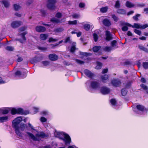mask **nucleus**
<instances>
[{
    "mask_svg": "<svg viewBox=\"0 0 148 148\" xmlns=\"http://www.w3.org/2000/svg\"><path fill=\"white\" fill-rule=\"evenodd\" d=\"M75 60L77 63L80 64H83L84 62L78 59H75Z\"/></svg>",
    "mask_w": 148,
    "mask_h": 148,
    "instance_id": "nucleus-42",
    "label": "nucleus"
},
{
    "mask_svg": "<svg viewBox=\"0 0 148 148\" xmlns=\"http://www.w3.org/2000/svg\"><path fill=\"white\" fill-rule=\"evenodd\" d=\"M121 23V25L122 26H123L122 27L121 29H122V30L123 32L127 31L128 30V27H127V25H123V24L125 23Z\"/></svg>",
    "mask_w": 148,
    "mask_h": 148,
    "instance_id": "nucleus-22",
    "label": "nucleus"
},
{
    "mask_svg": "<svg viewBox=\"0 0 148 148\" xmlns=\"http://www.w3.org/2000/svg\"><path fill=\"white\" fill-rule=\"evenodd\" d=\"M80 54L81 56H88L90 55V53H88L86 52H80Z\"/></svg>",
    "mask_w": 148,
    "mask_h": 148,
    "instance_id": "nucleus-37",
    "label": "nucleus"
},
{
    "mask_svg": "<svg viewBox=\"0 0 148 148\" xmlns=\"http://www.w3.org/2000/svg\"><path fill=\"white\" fill-rule=\"evenodd\" d=\"M139 48L140 49V50H143L145 47L141 45H139L138 46Z\"/></svg>",
    "mask_w": 148,
    "mask_h": 148,
    "instance_id": "nucleus-58",
    "label": "nucleus"
},
{
    "mask_svg": "<svg viewBox=\"0 0 148 148\" xmlns=\"http://www.w3.org/2000/svg\"><path fill=\"white\" fill-rule=\"evenodd\" d=\"M97 66H96L95 68L97 69H100L101 68L102 64V63L99 62H97Z\"/></svg>",
    "mask_w": 148,
    "mask_h": 148,
    "instance_id": "nucleus-28",
    "label": "nucleus"
},
{
    "mask_svg": "<svg viewBox=\"0 0 148 148\" xmlns=\"http://www.w3.org/2000/svg\"><path fill=\"white\" fill-rule=\"evenodd\" d=\"M84 29L86 31H88L90 27V25L88 24H86L84 25Z\"/></svg>",
    "mask_w": 148,
    "mask_h": 148,
    "instance_id": "nucleus-29",
    "label": "nucleus"
},
{
    "mask_svg": "<svg viewBox=\"0 0 148 148\" xmlns=\"http://www.w3.org/2000/svg\"><path fill=\"white\" fill-rule=\"evenodd\" d=\"M101 47L99 46H97L94 47L93 48V50L95 52H97L101 48Z\"/></svg>",
    "mask_w": 148,
    "mask_h": 148,
    "instance_id": "nucleus-27",
    "label": "nucleus"
},
{
    "mask_svg": "<svg viewBox=\"0 0 148 148\" xmlns=\"http://www.w3.org/2000/svg\"><path fill=\"white\" fill-rule=\"evenodd\" d=\"M140 16V14H137L135 16L133 17V19L136 21H138V17Z\"/></svg>",
    "mask_w": 148,
    "mask_h": 148,
    "instance_id": "nucleus-36",
    "label": "nucleus"
},
{
    "mask_svg": "<svg viewBox=\"0 0 148 148\" xmlns=\"http://www.w3.org/2000/svg\"><path fill=\"white\" fill-rule=\"evenodd\" d=\"M110 92V89L106 87H102L101 89V92L103 95L108 94Z\"/></svg>",
    "mask_w": 148,
    "mask_h": 148,
    "instance_id": "nucleus-10",
    "label": "nucleus"
},
{
    "mask_svg": "<svg viewBox=\"0 0 148 148\" xmlns=\"http://www.w3.org/2000/svg\"><path fill=\"white\" fill-rule=\"evenodd\" d=\"M36 30L38 32H45L46 30V28L44 27L39 26L36 27Z\"/></svg>",
    "mask_w": 148,
    "mask_h": 148,
    "instance_id": "nucleus-15",
    "label": "nucleus"
},
{
    "mask_svg": "<svg viewBox=\"0 0 148 148\" xmlns=\"http://www.w3.org/2000/svg\"><path fill=\"white\" fill-rule=\"evenodd\" d=\"M54 135L55 137L63 140L66 145L69 144L71 141V138L69 136L64 132L55 131L54 133Z\"/></svg>",
    "mask_w": 148,
    "mask_h": 148,
    "instance_id": "nucleus-2",
    "label": "nucleus"
},
{
    "mask_svg": "<svg viewBox=\"0 0 148 148\" xmlns=\"http://www.w3.org/2000/svg\"><path fill=\"white\" fill-rule=\"evenodd\" d=\"M8 119V116H0V123H3L7 121Z\"/></svg>",
    "mask_w": 148,
    "mask_h": 148,
    "instance_id": "nucleus-19",
    "label": "nucleus"
},
{
    "mask_svg": "<svg viewBox=\"0 0 148 148\" xmlns=\"http://www.w3.org/2000/svg\"><path fill=\"white\" fill-rule=\"evenodd\" d=\"M111 16L112 18L116 22L118 21L119 19L117 16L114 14H112Z\"/></svg>",
    "mask_w": 148,
    "mask_h": 148,
    "instance_id": "nucleus-30",
    "label": "nucleus"
},
{
    "mask_svg": "<svg viewBox=\"0 0 148 148\" xmlns=\"http://www.w3.org/2000/svg\"><path fill=\"white\" fill-rule=\"evenodd\" d=\"M143 68L145 69L148 68V62H145L143 63Z\"/></svg>",
    "mask_w": 148,
    "mask_h": 148,
    "instance_id": "nucleus-33",
    "label": "nucleus"
},
{
    "mask_svg": "<svg viewBox=\"0 0 148 148\" xmlns=\"http://www.w3.org/2000/svg\"><path fill=\"white\" fill-rule=\"evenodd\" d=\"M6 82L2 80V78L0 77V84L5 83Z\"/></svg>",
    "mask_w": 148,
    "mask_h": 148,
    "instance_id": "nucleus-59",
    "label": "nucleus"
},
{
    "mask_svg": "<svg viewBox=\"0 0 148 148\" xmlns=\"http://www.w3.org/2000/svg\"><path fill=\"white\" fill-rule=\"evenodd\" d=\"M84 72L87 76L90 78H92V77L94 76L93 74L88 70H85Z\"/></svg>",
    "mask_w": 148,
    "mask_h": 148,
    "instance_id": "nucleus-16",
    "label": "nucleus"
},
{
    "mask_svg": "<svg viewBox=\"0 0 148 148\" xmlns=\"http://www.w3.org/2000/svg\"><path fill=\"white\" fill-rule=\"evenodd\" d=\"M115 7L116 8H119L120 7V4L119 1H117L115 5Z\"/></svg>",
    "mask_w": 148,
    "mask_h": 148,
    "instance_id": "nucleus-50",
    "label": "nucleus"
},
{
    "mask_svg": "<svg viewBox=\"0 0 148 148\" xmlns=\"http://www.w3.org/2000/svg\"><path fill=\"white\" fill-rule=\"evenodd\" d=\"M56 2V0H48L47 5L48 8L50 10L54 9L55 8V4Z\"/></svg>",
    "mask_w": 148,
    "mask_h": 148,
    "instance_id": "nucleus-5",
    "label": "nucleus"
},
{
    "mask_svg": "<svg viewBox=\"0 0 148 148\" xmlns=\"http://www.w3.org/2000/svg\"><path fill=\"white\" fill-rule=\"evenodd\" d=\"M111 47H106L103 48V50L105 51L109 52L111 51Z\"/></svg>",
    "mask_w": 148,
    "mask_h": 148,
    "instance_id": "nucleus-32",
    "label": "nucleus"
},
{
    "mask_svg": "<svg viewBox=\"0 0 148 148\" xmlns=\"http://www.w3.org/2000/svg\"><path fill=\"white\" fill-rule=\"evenodd\" d=\"M136 5L137 7H142L145 6V4L143 3H137L136 4Z\"/></svg>",
    "mask_w": 148,
    "mask_h": 148,
    "instance_id": "nucleus-38",
    "label": "nucleus"
},
{
    "mask_svg": "<svg viewBox=\"0 0 148 148\" xmlns=\"http://www.w3.org/2000/svg\"><path fill=\"white\" fill-rule=\"evenodd\" d=\"M3 4L4 5L5 7H8L9 5V3L8 2L6 1H2Z\"/></svg>",
    "mask_w": 148,
    "mask_h": 148,
    "instance_id": "nucleus-31",
    "label": "nucleus"
},
{
    "mask_svg": "<svg viewBox=\"0 0 148 148\" xmlns=\"http://www.w3.org/2000/svg\"><path fill=\"white\" fill-rule=\"evenodd\" d=\"M75 49V47L74 46H73L71 47V52H73L74 51Z\"/></svg>",
    "mask_w": 148,
    "mask_h": 148,
    "instance_id": "nucleus-61",
    "label": "nucleus"
},
{
    "mask_svg": "<svg viewBox=\"0 0 148 148\" xmlns=\"http://www.w3.org/2000/svg\"><path fill=\"white\" fill-rule=\"evenodd\" d=\"M148 27V24H146L144 25H141V29H144L145 28H147Z\"/></svg>",
    "mask_w": 148,
    "mask_h": 148,
    "instance_id": "nucleus-55",
    "label": "nucleus"
},
{
    "mask_svg": "<svg viewBox=\"0 0 148 148\" xmlns=\"http://www.w3.org/2000/svg\"><path fill=\"white\" fill-rule=\"evenodd\" d=\"M57 40L56 39H54L52 38H50L49 39V42H56L57 41Z\"/></svg>",
    "mask_w": 148,
    "mask_h": 148,
    "instance_id": "nucleus-51",
    "label": "nucleus"
},
{
    "mask_svg": "<svg viewBox=\"0 0 148 148\" xmlns=\"http://www.w3.org/2000/svg\"><path fill=\"white\" fill-rule=\"evenodd\" d=\"M137 109L141 111H143L145 110V108L143 106L140 105H137L136 106Z\"/></svg>",
    "mask_w": 148,
    "mask_h": 148,
    "instance_id": "nucleus-23",
    "label": "nucleus"
},
{
    "mask_svg": "<svg viewBox=\"0 0 148 148\" xmlns=\"http://www.w3.org/2000/svg\"><path fill=\"white\" fill-rule=\"evenodd\" d=\"M64 30V29L62 27H58L54 30V32L56 33H59L62 32Z\"/></svg>",
    "mask_w": 148,
    "mask_h": 148,
    "instance_id": "nucleus-21",
    "label": "nucleus"
},
{
    "mask_svg": "<svg viewBox=\"0 0 148 148\" xmlns=\"http://www.w3.org/2000/svg\"><path fill=\"white\" fill-rule=\"evenodd\" d=\"M40 120L42 122H44L47 121V119L44 117H42L40 119Z\"/></svg>",
    "mask_w": 148,
    "mask_h": 148,
    "instance_id": "nucleus-56",
    "label": "nucleus"
},
{
    "mask_svg": "<svg viewBox=\"0 0 148 148\" xmlns=\"http://www.w3.org/2000/svg\"><path fill=\"white\" fill-rule=\"evenodd\" d=\"M6 49L7 50L9 51H12L14 50V48L10 46L7 47Z\"/></svg>",
    "mask_w": 148,
    "mask_h": 148,
    "instance_id": "nucleus-46",
    "label": "nucleus"
},
{
    "mask_svg": "<svg viewBox=\"0 0 148 148\" xmlns=\"http://www.w3.org/2000/svg\"><path fill=\"white\" fill-rule=\"evenodd\" d=\"M27 69H22L21 72L19 71H16L15 73V75L20 78H23L27 76Z\"/></svg>",
    "mask_w": 148,
    "mask_h": 148,
    "instance_id": "nucleus-4",
    "label": "nucleus"
},
{
    "mask_svg": "<svg viewBox=\"0 0 148 148\" xmlns=\"http://www.w3.org/2000/svg\"><path fill=\"white\" fill-rule=\"evenodd\" d=\"M72 17L75 18H79L80 17V15L79 14H74L72 15Z\"/></svg>",
    "mask_w": 148,
    "mask_h": 148,
    "instance_id": "nucleus-39",
    "label": "nucleus"
},
{
    "mask_svg": "<svg viewBox=\"0 0 148 148\" xmlns=\"http://www.w3.org/2000/svg\"><path fill=\"white\" fill-rule=\"evenodd\" d=\"M70 42V38L69 37H68L64 41L65 43H67V42Z\"/></svg>",
    "mask_w": 148,
    "mask_h": 148,
    "instance_id": "nucleus-57",
    "label": "nucleus"
},
{
    "mask_svg": "<svg viewBox=\"0 0 148 148\" xmlns=\"http://www.w3.org/2000/svg\"><path fill=\"white\" fill-rule=\"evenodd\" d=\"M134 32L136 34L139 35H140L141 34V32L140 31L136 29H135Z\"/></svg>",
    "mask_w": 148,
    "mask_h": 148,
    "instance_id": "nucleus-48",
    "label": "nucleus"
},
{
    "mask_svg": "<svg viewBox=\"0 0 148 148\" xmlns=\"http://www.w3.org/2000/svg\"><path fill=\"white\" fill-rule=\"evenodd\" d=\"M23 112V110L20 108H12V115H14L16 114H22Z\"/></svg>",
    "mask_w": 148,
    "mask_h": 148,
    "instance_id": "nucleus-6",
    "label": "nucleus"
},
{
    "mask_svg": "<svg viewBox=\"0 0 148 148\" xmlns=\"http://www.w3.org/2000/svg\"><path fill=\"white\" fill-rule=\"evenodd\" d=\"M140 86L143 88L145 90H146L147 89V87L146 85L144 84H141Z\"/></svg>",
    "mask_w": 148,
    "mask_h": 148,
    "instance_id": "nucleus-52",
    "label": "nucleus"
},
{
    "mask_svg": "<svg viewBox=\"0 0 148 148\" xmlns=\"http://www.w3.org/2000/svg\"><path fill=\"white\" fill-rule=\"evenodd\" d=\"M49 58L50 60L52 61H55L58 59V56L56 54H52L49 55Z\"/></svg>",
    "mask_w": 148,
    "mask_h": 148,
    "instance_id": "nucleus-17",
    "label": "nucleus"
},
{
    "mask_svg": "<svg viewBox=\"0 0 148 148\" xmlns=\"http://www.w3.org/2000/svg\"><path fill=\"white\" fill-rule=\"evenodd\" d=\"M125 5L127 7L129 8H131L134 7L135 5L134 4L129 1L126 2Z\"/></svg>",
    "mask_w": 148,
    "mask_h": 148,
    "instance_id": "nucleus-20",
    "label": "nucleus"
},
{
    "mask_svg": "<svg viewBox=\"0 0 148 148\" xmlns=\"http://www.w3.org/2000/svg\"><path fill=\"white\" fill-rule=\"evenodd\" d=\"M117 42L116 40H113L111 42V46L112 47H114L116 46Z\"/></svg>",
    "mask_w": 148,
    "mask_h": 148,
    "instance_id": "nucleus-49",
    "label": "nucleus"
},
{
    "mask_svg": "<svg viewBox=\"0 0 148 148\" xmlns=\"http://www.w3.org/2000/svg\"><path fill=\"white\" fill-rule=\"evenodd\" d=\"M106 40L109 41L112 40L113 38L112 37V35L111 34L110 32L108 31H107L106 32Z\"/></svg>",
    "mask_w": 148,
    "mask_h": 148,
    "instance_id": "nucleus-13",
    "label": "nucleus"
},
{
    "mask_svg": "<svg viewBox=\"0 0 148 148\" xmlns=\"http://www.w3.org/2000/svg\"><path fill=\"white\" fill-rule=\"evenodd\" d=\"M110 102L112 105H115L116 103V101L115 99H112L110 100Z\"/></svg>",
    "mask_w": 148,
    "mask_h": 148,
    "instance_id": "nucleus-45",
    "label": "nucleus"
},
{
    "mask_svg": "<svg viewBox=\"0 0 148 148\" xmlns=\"http://www.w3.org/2000/svg\"><path fill=\"white\" fill-rule=\"evenodd\" d=\"M14 9L16 10H18L21 8V7L19 5L17 4H14Z\"/></svg>",
    "mask_w": 148,
    "mask_h": 148,
    "instance_id": "nucleus-34",
    "label": "nucleus"
},
{
    "mask_svg": "<svg viewBox=\"0 0 148 148\" xmlns=\"http://www.w3.org/2000/svg\"><path fill=\"white\" fill-rule=\"evenodd\" d=\"M77 20L73 21H69L68 23L70 25H76L77 24Z\"/></svg>",
    "mask_w": 148,
    "mask_h": 148,
    "instance_id": "nucleus-35",
    "label": "nucleus"
},
{
    "mask_svg": "<svg viewBox=\"0 0 148 148\" xmlns=\"http://www.w3.org/2000/svg\"><path fill=\"white\" fill-rule=\"evenodd\" d=\"M62 16V13L60 12H58L56 15V17L58 18H60Z\"/></svg>",
    "mask_w": 148,
    "mask_h": 148,
    "instance_id": "nucleus-44",
    "label": "nucleus"
},
{
    "mask_svg": "<svg viewBox=\"0 0 148 148\" xmlns=\"http://www.w3.org/2000/svg\"><path fill=\"white\" fill-rule=\"evenodd\" d=\"M108 9V7L106 6L101 8L100 9V11L102 13H105L107 12Z\"/></svg>",
    "mask_w": 148,
    "mask_h": 148,
    "instance_id": "nucleus-26",
    "label": "nucleus"
},
{
    "mask_svg": "<svg viewBox=\"0 0 148 148\" xmlns=\"http://www.w3.org/2000/svg\"><path fill=\"white\" fill-rule=\"evenodd\" d=\"M111 83L114 86L117 87L119 86L121 84V81L117 79H114L111 81Z\"/></svg>",
    "mask_w": 148,
    "mask_h": 148,
    "instance_id": "nucleus-9",
    "label": "nucleus"
},
{
    "mask_svg": "<svg viewBox=\"0 0 148 148\" xmlns=\"http://www.w3.org/2000/svg\"><path fill=\"white\" fill-rule=\"evenodd\" d=\"M26 29V28L25 27H21L19 29V32L24 31Z\"/></svg>",
    "mask_w": 148,
    "mask_h": 148,
    "instance_id": "nucleus-54",
    "label": "nucleus"
},
{
    "mask_svg": "<svg viewBox=\"0 0 148 148\" xmlns=\"http://www.w3.org/2000/svg\"><path fill=\"white\" fill-rule=\"evenodd\" d=\"M108 69H104L103 70L102 73L103 74H104L106 73H107L108 72Z\"/></svg>",
    "mask_w": 148,
    "mask_h": 148,
    "instance_id": "nucleus-64",
    "label": "nucleus"
},
{
    "mask_svg": "<svg viewBox=\"0 0 148 148\" xmlns=\"http://www.w3.org/2000/svg\"><path fill=\"white\" fill-rule=\"evenodd\" d=\"M21 23L20 21H16L12 22L11 25L13 28H16L18 27L21 25Z\"/></svg>",
    "mask_w": 148,
    "mask_h": 148,
    "instance_id": "nucleus-11",
    "label": "nucleus"
},
{
    "mask_svg": "<svg viewBox=\"0 0 148 148\" xmlns=\"http://www.w3.org/2000/svg\"><path fill=\"white\" fill-rule=\"evenodd\" d=\"M123 25H127L129 27H131L133 28H136L137 29H141V25L140 24L137 23H134V25H132L128 23H124L123 24Z\"/></svg>",
    "mask_w": 148,
    "mask_h": 148,
    "instance_id": "nucleus-8",
    "label": "nucleus"
},
{
    "mask_svg": "<svg viewBox=\"0 0 148 148\" xmlns=\"http://www.w3.org/2000/svg\"><path fill=\"white\" fill-rule=\"evenodd\" d=\"M63 20V19H62L60 21L57 18H53L51 19V21L53 23H61L62 22V21Z\"/></svg>",
    "mask_w": 148,
    "mask_h": 148,
    "instance_id": "nucleus-18",
    "label": "nucleus"
},
{
    "mask_svg": "<svg viewBox=\"0 0 148 148\" xmlns=\"http://www.w3.org/2000/svg\"><path fill=\"white\" fill-rule=\"evenodd\" d=\"M91 86L92 88L97 89L99 87L100 84L98 82L94 81L91 82Z\"/></svg>",
    "mask_w": 148,
    "mask_h": 148,
    "instance_id": "nucleus-12",
    "label": "nucleus"
},
{
    "mask_svg": "<svg viewBox=\"0 0 148 148\" xmlns=\"http://www.w3.org/2000/svg\"><path fill=\"white\" fill-rule=\"evenodd\" d=\"M85 5V4L84 3H80L79 4V7L81 8H83Z\"/></svg>",
    "mask_w": 148,
    "mask_h": 148,
    "instance_id": "nucleus-63",
    "label": "nucleus"
},
{
    "mask_svg": "<svg viewBox=\"0 0 148 148\" xmlns=\"http://www.w3.org/2000/svg\"><path fill=\"white\" fill-rule=\"evenodd\" d=\"M108 78V76L107 75H105L103 76H101V79L103 82H105V81Z\"/></svg>",
    "mask_w": 148,
    "mask_h": 148,
    "instance_id": "nucleus-25",
    "label": "nucleus"
},
{
    "mask_svg": "<svg viewBox=\"0 0 148 148\" xmlns=\"http://www.w3.org/2000/svg\"><path fill=\"white\" fill-rule=\"evenodd\" d=\"M28 136L34 140L38 141L40 140V138H44L47 137V136L44 132H40L38 133L35 136L32 134L28 132Z\"/></svg>",
    "mask_w": 148,
    "mask_h": 148,
    "instance_id": "nucleus-3",
    "label": "nucleus"
},
{
    "mask_svg": "<svg viewBox=\"0 0 148 148\" xmlns=\"http://www.w3.org/2000/svg\"><path fill=\"white\" fill-rule=\"evenodd\" d=\"M38 48L39 49L43 51H46L47 50V48L44 47H38Z\"/></svg>",
    "mask_w": 148,
    "mask_h": 148,
    "instance_id": "nucleus-40",
    "label": "nucleus"
},
{
    "mask_svg": "<svg viewBox=\"0 0 148 148\" xmlns=\"http://www.w3.org/2000/svg\"><path fill=\"white\" fill-rule=\"evenodd\" d=\"M33 110H34V114H35L38 111V108H33Z\"/></svg>",
    "mask_w": 148,
    "mask_h": 148,
    "instance_id": "nucleus-60",
    "label": "nucleus"
},
{
    "mask_svg": "<svg viewBox=\"0 0 148 148\" xmlns=\"http://www.w3.org/2000/svg\"><path fill=\"white\" fill-rule=\"evenodd\" d=\"M26 33L24 32L23 33L21 34V36L23 38L24 41H25L26 40L25 38V35L26 34Z\"/></svg>",
    "mask_w": 148,
    "mask_h": 148,
    "instance_id": "nucleus-47",
    "label": "nucleus"
},
{
    "mask_svg": "<svg viewBox=\"0 0 148 148\" xmlns=\"http://www.w3.org/2000/svg\"><path fill=\"white\" fill-rule=\"evenodd\" d=\"M93 37L95 41L96 42L98 40L97 35L95 33H94L93 34Z\"/></svg>",
    "mask_w": 148,
    "mask_h": 148,
    "instance_id": "nucleus-43",
    "label": "nucleus"
},
{
    "mask_svg": "<svg viewBox=\"0 0 148 148\" xmlns=\"http://www.w3.org/2000/svg\"><path fill=\"white\" fill-rule=\"evenodd\" d=\"M127 93V91L125 89H123L121 90V94L122 95L125 96Z\"/></svg>",
    "mask_w": 148,
    "mask_h": 148,
    "instance_id": "nucleus-41",
    "label": "nucleus"
},
{
    "mask_svg": "<svg viewBox=\"0 0 148 148\" xmlns=\"http://www.w3.org/2000/svg\"><path fill=\"white\" fill-rule=\"evenodd\" d=\"M103 24L105 26L109 27L111 25V22L110 20L108 18H105L102 21Z\"/></svg>",
    "mask_w": 148,
    "mask_h": 148,
    "instance_id": "nucleus-14",
    "label": "nucleus"
},
{
    "mask_svg": "<svg viewBox=\"0 0 148 148\" xmlns=\"http://www.w3.org/2000/svg\"><path fill=\"white\" fill-rule=\"evenodd\" d=\"M48 37V35L47 34H41L40 35V38L42 40H45Z\"/></svg>",
    "mask_w": 148,
    "mask_h": 148,
    "instance_id": "nucleus-24",
    "label": "nucleus"
},
{
    "mask_svg": "<svg viewBox=\"0 0 148 148\" xmlns=\"http://www.w3.org/2000/svg\"><path fill=\"white\" fill-rule=\"evenodd\" d=\"M42 63L45 66L48 65L49 64V62L48 61H43L42 62Z\"/></svg>",
    "mask_w": 148,
    "mask_h": 148,
    "instance_id": "nucleus-53",
    "label": "nucleus"
},
{
    "mask_svg": "<svg viewBox=\"0 0 148 148\" xmlns=\"http://www.w3.org/2000/svg\"><path fill=\"white\" fill-rule=\"evenodd\" d=\"M21 117H18L15 119L12 122V127L15 129L17 135L23 139H27L28 137V128L26 125L21 123L20 127L18 126L19 124L22 121Z\"/></svg>",
    "mask_w": 148,
    "mask_h": 148,
    "instance_id": "nucleus-1",
    "label": "nucleus"
},
{
    "mask_svg": "<svg viewBox=\"0 0 148 148\" xmlns=\"http://www.w3.org/2000/svg\"><path fill=\"white\" fill-rule=\"evenodd\" d=\"M118 12L123 14L125 13V11L121 9L119 10Z\"/></svg>",
    "mask_w": 148,
    "mask_h": 148,
    "instance_id": "nucleus-62",
    "label": "nucleus"
},
{
    "mask_svg": "<svg viewBox=\"0 0 148 148\" xmlns=\"http://www.w3.org/2000/svg\"><path fill=\"white\" fill-rule=\"evenodd\" d=\"M12 108H1V114H7L10 111H11L12 114Z\"/></svg>",
    "mask_w": 148,
    "mask_h": 148,
    "instance_id": "nucleus-7",
    "label": "nucleus"
}]
</instances>
